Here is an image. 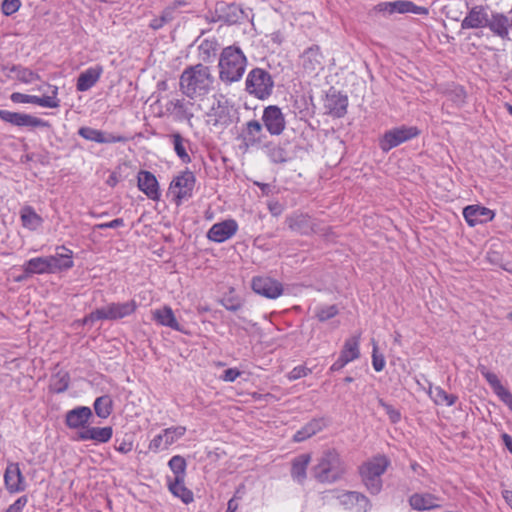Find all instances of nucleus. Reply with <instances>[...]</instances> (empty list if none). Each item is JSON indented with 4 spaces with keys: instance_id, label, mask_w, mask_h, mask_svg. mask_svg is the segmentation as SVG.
<instances>
[{
    "instance_id": "2",
    "label": "nucleus",
    "mask_w": 512,
    "mask_h": 512,
    "mask_svg": "<svg viewBox=\"0 0 512 512\" xmlns=\"http://www.w3.org/2000/svg\"><path fill=\"white\" fill-rule=\"evenodd\" d=\"M247 58L237 46L225 47L219 57V79L225 84L238 82L246 70Z\"/></svg>"
},
{
    "instance_id": "26",
    "label": "nucleus",
    "mask_w": 512,
    "mask_h": 512,
    "mask_svg": "<svg viewBox=\"0 0 512 512\" xmlns=\"http://www.w3.org/2000/svg\"><path fill=\"white\" fill-rule=\"evenodd\" d=\"M102 73L103 67L101 65L89 67L81 72L77 78L76 90L79 92L88 91L99 81Z\"/></svg>"
},
{
    "instance_id": "63",
    "label": "nucleus",
    "mask_w": 512,
    "mask_h": 512,
    "mask_svg": "<svg viewBox=\"0 0 512 512\" xmlns=\"http://www.w3.org/2000/svg\"><path fill=\"white\" fill-rule=\"evenodd\" d=\"M241 372L236 368L226 369L221 377L226 382H234L239 376Z\"/></svg>"
},
{
    "instance_id": "46",
    "label": "nucleus",
    "mask_w": 512,
    "mask_h": 512,
    "mask_svg": "<svg viewBox=\"0 0 512 512\" xmlns=\"http://www.w3.org/2000/svg\"><path fill=\"white\" fill-rule=\"evenodd\" d=\"M173 107V112L175 114V119L178 121H184L186 120L188 123H191V119L193 118V113L189 111V109L186 107L183 99H177L174 101H171L169 103Z\"/></svg>"
},
{
    "instance_id": "7",
    "label": "nucleus",
    "mask_w": 512,
    "mask_h": 512,
    "mask_svg": "<svg viewBox=\"0 0 512 512\" xmlns=\"http://www.w3.org/2000/svg\"><path fill=\"white\" fill-rule=\"evenodd\" d=\"M500 12H487V7L483 5L473 6L461 22L462 29H478L487 27L493 33V23Z\"/></svg>"
},
{
    "instance_id": "20",
    "label": "nucleus",
    "mask_w": 512,
    "mask_h": 512,
    "mask_svg": "<svg viewBox=\"0 0 512 512\" xmlns=\"http://www.w3.org/2000/svg\"><path fill=\"white\" fill-rule=\"evenodd\" d=\"M113 436V428L111 426L94 427L88 426L85 430L77 431L75 441H93L95 444L107 443Z\"/></svg>"
},
{
    "instance_id": "12",
    "label": "nucleus",
    "mask_w": 512,
    "mask_h": 512,
    "mask_svg": "<svg viewBox=\"0 0 512 512\" xmlns=\"http://www.w3.org/2000/svg\"><path fill=\"white\" fill-rule=\"evenodd\" d=\"M289 229L300 235H311L321 231L317 221L308 214L294 212L286 217L285 220Z\"/></svg>"
},
{
    "instance_id": "18",
    "label": "nucleus",
    "mask_w": 512,
    "mask_h": 512,
    "mask_svg": "<svg viewBox=\"0 0 512 512\" xmlns=\"http://www.w3.org/2000/svg\"><path fill=\"white\" fill-rule=\"evenodd\" d=\"M78 134L85 140L99 144L126 143L129 141V138L126 136L114 135L88 126L80 127Z\"/></svg>"
},
{
    "instance_id": "40",
    "label": "nucleus",
    "mask_w": 512,
    "mask_h": 512,
    "mask_svg": "<svg viewBox=\"0 0 512 512\" xmlns=\"http://www.w3.org/2000/svg\"><path fill=\"white\" fill-rule=\"evenodd\" d=\"M70 384V375L67 371H58L57 373L51 376L50 380V390L53 393H63L65 392Z\"/></svg>"
},
{
    "instance_id": "51",
    "label": "nucleus",
    "mask_w": 512,
    "mask_h": 512,
    "mask_svg": "<svg viewBox=\"0 0 512 512\" xmlns=\"http://www.w3.org/2000/svg\"><path fill=\"white\" fill-rule=\"evenodd\" d=\"M162 432L165 437L164 447H169L185 434L186 428L183 426L170 427L164 429Z\"/></svg>"
},
{
    "instance_id": "60",
    "label": "nucleus",
    "mask_w": 512,
    "mask_h": 512,
    "mask_svg": "<svg viewBox=\"0 0 512 512\" xmlns=\"http://www.w3.org/2000/svg\"><path fill=\"white\" fill-rule=\"evenodd\" d=\"M125 225L124 220L122 218H116L110 222L99 223L94 226V230H104V229H115L119 227H123Z\"/></svg>"
},
{
    "instance_id": "8",
    "label": "nucleus",
    "mask_w": 512,
    "mask_h": 512,
    "mask_svg": "<svg viewBox=\"0 0 512 512\" xmlns=\"http://www.w3.org/2000/svg\"><path fill=\"white\" fill-rule=\"evenodd\" d=\"M420 131L414 126H400L388 130L380 139L379 146L382 151L388 152L400 144L418 136Z\"/></svg>"
},
{
    "instance_id": "22",
    "label": "nucleus",
    "mask_w": 512,
    "mask_h": 512,
    "mask_svg": "<svg viewBox=\"0 0 512 512\" xmlns=\"http://www.w3.org/2000/svg\"><path fill=\"white\" fill-rule=\"evenodd\" d=\"M4 483L9 493H18L26 489L25 478L18 463L7 465L4 473Z\"/></svg>"
},
{
    "instance_id": "13",
    "label": "nucleus",
    "mask_w": 512,
    "mask_h": 512,
    "mask_svg": "<svg viewBox=\"0 0 512 512\" xmlns=\"http://www.w3.org/2000/svg\"><path fill=\"white\" fill-rule=\"evenodd\" d=\"M52 91L50 96H36V95H28L23 94L20 92H13L10 95V100L13 103H29V104H36L41 107L46 108H58L60 106V100L58 99V87L57 86H51Z\"/></svg>"
},
{
    "instance_id": "33",
    "label": "nucleus",
    "mask_w": 512,
    "mask_h": 512,
    "mask_svg": "<svg viewBox=\"0 0 512 512\" xmlns=\"http://www.w3.org/2000/svg\"><path fill=\"white\" fill-rule=\"evenodd\" d=\"M326 426L323 418H315L304 425L300 430L296 431L293 436L295 442H303L320 432Z\"/></svg>"
},
{
    "instance_id": "57",
    "label": "nucleus",
    "mask_w": 512,
    "mask_h": 512,
    "mask_svg": "<svg viewBox=\"0 0 512 512\" xmlns=\"http://www.w3.org/2000/svg\"><path fill=\"white\" fill-rule=\"evenodd\" d=\"M114 448L116 451H118L122 454H127L132 451L133 442L130 439H126V438H122V439L116 438Z\"/></svg>"
},
{
    "instance_id": "62",
    "label": "nucleus",
    "mask_w": 512,
    "mask_h": 512,
    "mask_svg": "<svg viewBox=\"0 0 512 512\" xmlns=\"http://www.w3.org/2000/svg\"><path fill=\"white\" fill-rule=\"evenodd\" d=\"M348 363L350 362L346 358L339 355L338 359L330 366L328 374L342 370Z\"/></svg>"
},
{
    "instance_id": "44",
    "label": "nucleus",
    "mask_w": 512,
    "mask_h": 512,
    "mask_svg": "<svg viewBox=\"0 0 512 512\" xmlns=\"http://www.w3.org/2000/svg\"><path fill=\"white\" fill-rule=\"evenodd\" d=\"M170 138L172 139L173 147H174V151H175L176 155L180 158V160L183 163H185V164L190 163L191 157L187 153L186 148L184 146V143L188 142V140L184 139L179 132L172 133L170 135Z\"/></svg>"
},
{
    "instance_id": "5",
    "label": "nucleus",
    "mask_w": 512,
    "mask_h": 512,
    "mask_svg": "<svg viewBox=\"0 0 512 512\" xmlns=\"http://www.w3.org/2000/svg\"><path fill=\"white\" fill-rule=\"evenodd\" d=\"M389 465L390 460L385 455H379L360 467L359 473L362 481L372 495H377L382 490L381 476L386 472Z\"/></svg>"
},
{
    "instance_id": "37",
    "label": "nucleus",
    "mask_w": 512,
    "mask_h": 512,
    "mask_svg": "<svg viewBox=\"0 0 512 512\" xmlns=\"http://www.w3.org/2000/svg\"><path fill=\"white\" fill-rule=\"evenodd\" d=\"M391 12L398 13H413L417 15H425L428 13V9L423 6H417L411 1L407 0H398L389 3Z\"/></svg>"
},
{
    "instance_id": "54",
    "label": "nucleus",
    "mask_w": 512,
    "mask_h": 512,
    "mask_svg": "<svg viewBox=\"0 0 512 512\" xmlns=\"http://www.w3.org/2000/svg\"><path fill=\"white\" fill-rule=\"evenodd\" d=\"M385 358L383 354H380L378 352V346L376 343L373 345V351H372V365L376 372H380L385 367Z\"/></svg>"
},
{
    "instance_id": "61",
    "label": "nucleus",
    "mask_w": 512,
    "mask_h": 512,
    "mask_svg": "<svg viewBox=\"0 0 512 512\" xmlns=\"http://www.w3.org/2000/svg\"><path fill=\"white\" fill-rule=\"evenodd\" d=\"M28 502L26 495L20 496L13 504H11L4 512H22Z\"/></svg>"
},
{
    "instance_id": "36",
    "label": "nucleus",
    "mask_w": 512,
    "mask_h": 512,
    "mask_svg": "<svg viewBox=\"0 0 512 512\" xmlns=\"http://www.w3.org/2000/svg\"><path fill=\"white\" fill-rule=\"evenodd\" d=\"M184 480L185 478H174L173 482H169V491L185 504H189L194 500V496L193 492L185 486Z\"/></svg>"
},
{
    "instance_id": "34",
    "label": "nucleus",
    "mask_w": 512,
    "mask_h": 512,
    "mask_svg": "<svg viewBox=\"0 0 512 512\" xmlns=\"http://www.w3.org/2000/svg\"><path fill=\"white\" fill-rule=\"evenodd\" d=\"M302 59L304 69L314 72L320 68L322 64L323 56L320 51V47L318 45H313L307 48L302 55Z\"/></svg>"
},
{
    "instance_id": "53",
    "label": "nucleus",
    "mask_w": 512,
    "mask_h": 512,
    "mask_svg": "<svg viewBox=\"0 0 512 512\" xmlns=\"http://www.w3.org/2000/svg\"><path fill=\"white\" fill-rule=\"evenodd\" d=\"M173 19V10L171 8H166L162 11L160 17L151 20L149 27L153 30H159Z\"/></svg>"
},
{
    "instance_id": "30",
    "label": "nucleus",
    "mask_w": 512,
    "mask_h": 512,
    "mask_svg": "<svg viewBox=\"0 0 512 512\" xmlns=\"http://www.w3.org/2000/svg\"><path fill=\"white\" fill-rule=\"evenodd\" d=\"M311 461L309 453L300 454L292 459L291 462V477L299 484H303L307 477V467Z\"/></svg>"
},
{
    "instance_id": "35",
    "label": "nucleus",
    "mask_w": 512,
    "mask_h": 512,
    "mask_svg": "<svg viewBox=\"0 0 512 512\" xmlns=\"http://www.w3.org/2000/svg\"><path fill=\"white\" fill-rule=\"evenodd\" d=\"M22 226L31 231L38 229L43 224L42 217L29 205L24 206L20 211Z\"/></svg>"
},
{
    "instance_id": "14",
    "label": "nucleus",
    "mask_w": 512,
    "mask_h": 512,
    "mask_svg": "<svg viewBox=\"0 0 512 512\" xmlns=\"http://www.w3.org/2000/svg\"><path fill=\"white\" fill-rule=\"evenodd\" d=\"M93 418L92 409L88 406H77L68 410L65 414L64 423L71 430H85Z\"/></svg>"
},
{
    "instance_id": "3",
    "label": "nucleus",
    "mask_w": 512,
    "mask_h": 512,
    "mask_svg": "<svg viewBox=\"0 0 512 512\" xmlns=\"http://www.w3.org/2000/svg\"><path fill=\"white\" fill-rule=\"evenodd\" d=\"M345 472V464L335 449L324 451L313 468V475L320 483H334L341 479Z\"/></svg>"
},
{
    "instance_id": "52",
    "label": "nucleus",
    "mask_w": 512,
    "mask_h": 512,
    "mask_svg": "<svg viewBox=\"0 0 512 512\" xmlns=\"http://www.w3.org/2000/svg\"><path fill=\"white\" fill-rule=\"evenodd\" d=\"M220 304L229 311L236 312L243 307V300L232 293L223 296L220 300Z\"/></svg>"
},
{
    "instance_id": "58",
    "label": "nucleus",
    "mask_w": 512,
    "mask_h": 512,
    "mask_svg": "<svg viewBox=\"0 0 512 512\" xmlns=\"http://www.w3.org/2000/svg\"><path fill=\"white\" fill-rule=\"evenodd\" d=\"M309 373H311V370L307 368L304 365H299L294 367L289 373H288V379L291 381L300 379L302 377L307 376Z\"/></svg>"
},
{
    "instance_id": "39",
    "label": "nucleus",
    "mask_w": 512,
    "mask_h": 512,
    "mask_svg": "<svg viewBox=\"0 0 512 512\" xmlns=\"http://www.w3.org/2000/svg\"><path fill=\"white\" fill-rule=\"evenodd\" d=\"M93 408L95 411V414L101 418L106 419L108 418L113 410V401L112 398L109 395H102L100 397H97L94 401Z\"/></svg>"
},
{
    "instance_id": "28",
    "label": "nucleus",
    "mask_w": 512,
    "mask_h": 512,
    "mask_svg": "<svg viewBox=\"0 0 512 512\" xmlns=\"http://www.w3.org/2000/svg\"><path fill=\"white\" fill-rule=\"evenodd\" d=\"M57 249H62L66 253H57L54 256H47L51 266V273L65 271L74 266L73 252L65 246L57 247Z\"/></svg>"
},
{
    "instance_id": "4",
    "label": "nucleus",
    "mask_w": 512,
    "mask_h": 512,
    "mask_svg": "<svg viewBox=\"0 0 512 512\" xmlns=\"http://www.w3.org/2000/svg\"><path fill=\"white\" fill-rule=\"evenodd\" d=\"M275 82L272 75L260 67L252 68L245 79V91L252 97L265 101L274 93Z\"/></svg>"
},
{
    "instance_id": "41",
    "label": "nucleus",
    "mask_w": 512,
    "mask_h": 512,
    "mask_svg": "<svg viewBox=\"0 0 512 512\" xmlns=\"http://www.w3.org/2000/svg\"><path fill=\"white\" fill-rule=\"evenodd\" d=\"M359 337L353 336L345 340L340 356L352 362L360 357Z\"/></svg>"
},
{
    "instance_id": "1",
    "label": "nucleus",
    "mask_w": 512,
    "mask_h": 512,
    "mask_svg": "<svg viewBox=\"0 0 512 512\" xmlns=\"http://www.w3.org/2000/svg\"><path fill=\"white\" fill-rule=\"evenodd\" d=\"M213 82L210 68L199 63L184 69L179 79V87L186 97L195 99L207 95L212 90Z\"/></svg>"
},
{
    "instance_id": "27",
    "label": "nucleus",
    "mask_w": 512,
    "mask_h": 512,
    "mask_svg": "<svg viewBox=\"0 0 512 512\" xmlns=\"http://www.w3.org/2000/svg\"><path fill=\"white\" fill-rule=\"evenodd\" d=\"M438 500V497L430 493H414L409 497V504L414 510L426 511L440 508Z\"/></svg>"
},
{
    "instance_id": "10",
    "label": "nucleus",
    "mask_w": 512,
    "mask_h": 512,
    "mask_svg": "<svg viewBox=\"0 0 512 512\" xmlns=\"http://www.w3.org/2000/svg\"><path fill=\"white\" fill-rule=\"evenodd\" d=\"M263 125L258 120H249L243 126L239 138L242 140L241 147L247 151L250 148L263 147V139L266 138L263 133Z\"/></svg>"
},
{
    "instance_id": "45",
    "label": "nucleus",
    "mask_w": 512,
    "mask_h": 512,
    "mask_svg": "<svg viewBox=\"0 0 512 512\" xmlns=\"http://www.w3.org/2000/svg\"><path fill=\"white\" fill-rule=\"evenodd\" d=\"M478 370L480 371L481 375L485 378V380L488 382V384L490 385V387L497 396L500 395L506 389L502 385L498 376L495 373L490 372L484 365H480L478 367Z\"/></svg>"
},
{
    "instance_id": "42",
    "label": "nucleus",
    "mask_w": 512,
    "mask_h": 512,
    "mask_svg": "<svg viewBox=\"0 0 512 512\" xmlns=\"http://www.w3.org/2000/svg\"><path fill=\"white\" fill-rule=\"evenodd\" d=\"M4 69L16 73V78L24 84H30L41 79L38 73L22 65H12L10 68L5 67Z\"/></svg>"
},
{
    "instance_id": "9",
    "label": "nucleus",
    "mask_w": 512,
    "mask_h": 512,
    "mask_svg": "<svg viewBox=\"0 0 512 512\" xmlns=\"http://www.w3.org/2000/svg\"><path fill=\"white\" fill-rule=\"evenodd\" d=\"M260 122L271 136H280L286 128L285 115L277 105L266 106Z\"/></svg>"
},
{
    "instance_id": "25",
    "label": "nucleus",
    "mask_w": 512,
    "mask_h": 512,
    "mask_svg": "<svg viewBox=\"0 0 512 512\" xmlns=\"http://www.w3.org/2000/svg\"><path fill=\"white\" fill-rule=\"evenodd\" d=\"M340 504L346 509L358 507V511H368L371 507L370 500L362 493L357 491H346L337 496Z\"/></svg>"
},
{
    "instance_id": "49",
    "label": "nucleus",
    "mask_w": 512,
    "mask_h": 512,
    "mask_svg": "<svg viewBox=\"0 0 512 512\" xmlns=\"http://www.w3.org/2000/svg\"><path fill=\"white\" fill-rule=\"evenodd\" d=\"M169 468L175 475V478H185L187 463L184 457L180 455L173 456L168 462Z\"/></svg>"
},
{
    "instance_id": "64",
    "label": "nucleus",
    "mask_w": 512,
    "mask_h": 512,
    "mask_svg": "<svg viewBox=\"0 0 512 512\" xmlns=\"http://www.w3.org/2000/svg\"><path fill=\"white\" fill-rule=\"evenodd\" d=\"M498 397L512 411V393L505 389Z\"/></svg>"
},
{
    "instance_id": "24",
    "label": "nucleus",
    "mask_w": 512,
    "mask_h": 512,
    "mask_svg": "<svg viewBox=\"0 0 512 512\" xmlns=\"http://www.w3.org/2000/svg\"><path fill=\"white\" fill-rule=\"evenodd\" d=\"M288 145L289 142L275 143L269 141L263 144V148H265L266 155L272 163L285 164L293 158L287 149Z\"/></svg>"
},
{
    "instance_id": "59",
    "label": "nucleus",
    "mask_w": 512,
    "mask_h": 512,
    "mask_svg": "<svg viewBox=\"0 0 512 512\" xmlns=\"http://www.w3.org/2000/svg\"><path fill=\"white\" fill-rule=\"evenodd\" d=\"M165 437L163 436V432L156 435L149 443V449L154 452H158L160 450L167 449L168 447H164Z\"/></svg>"
},
{
    "instance_id": "38",
    "label": "nucleus",
    "mask_w": 512,
    "mask_h": 512,
    "mask_svg": "<svg viewBox=\"0 0 512 512\" xmlns=\"http://www.w3.org/2000/svg\"><path fill=\"white\" fill-rule=\"evenodd\" d=\"M24 271L27 274H50L51 266L48 262V257H35L29 259L24 264Z\"/></svg>"
},
{
    "instance_id": "48",
    "label": "nucleus",
    "mask_w": 512,
    "mask_h": 512,
    "mask_svg": "<svg viewBox=\"0 0 512 512\" xmlns=\"http://www.w3.org/2000/svg\"><path fill=\"white\" fill-rule=\"evenodd\" d=\"M109 320L111 321V315L109 313L108 305L105 307L98 308L91 313L87 314L82 319L83 325H93L96 321Z\"/></svg>"
},
{
    "instance_id": "43",
    "label": "nucleus",
    "mask_w": 512,
    "mask_h": 512,
    "mask_svg": "<svg viewBox=\"0 0 512 512\" xmlns=\"http://www.w3.org/2000/svg\"><path fill=\"white\" fill-rule=\"evenodd\" d=\"M218 43L215 39H204L198 47L199 58L203 62H211L216 56Z\"/></svg>"
},
{
    "instance_id": "55",
    "label": "nucleus",
    "mask_w": 512,
    "mask_h": 512,
    "mask_svg": "<svg viewBox=\"0 0 512 512\" xmlns=\"http://www.w3.org/2000/svg\"><path fill=\"white\" fill-rule=\"evenodd\" d=\"M378 403L381 407H383L392 423H397L401 419V413L399 410L395 409L392 405L386 403L383 399H379Z\"/></svg>"
},
{
    "instance_id": "15",
    "label": "nucleus",
    "mask_w": 512,
    "mask_h": 512,
    "mask_svg": "<svg viewBox=\"0 0 512 512\" xmlns=\"http://www.w3.org/2000/svg\"><path fill=\"white\" fill-rule=\"evenodd\" d=\"M252 290L268 299H276L283 294V285L279 281L270 278L257 276L252 279Z\"/></svg>"
},
{
    "instance_id": "21",
    "label": "nucleus",
    "mask_w": 512,
    "mask_h": 512,
    "mask_svg": "<svg viewBox=\"0 0 512 512\" xmlns=\"http://www.w3.org/2000/svg\"><path fill=\"white\" fill-rule=\"evenodd\" d=\"M463 217L470 227H475L492 221L495 212L480 205H468L463 209Z\"/></svg>"
},
{
    "instance_id": "23",
    "label": "nucleus",
    "mask_w": 512,
    "mask_h": 512,
    "mask_svg": "<svg viewBox=\"0 0 512 512\" xmlns=\"http://www.w3.org/2000/svg\"><path fill=\"white\" fill-rule=\"evenodd\" d=\"M137 180L140 191H142L151 200H159L161 195L159 183L153 173L147 170H140L138 172Z\"/></svg>"
},
{
    "instance_id": "11",
    "label": "nucleus",
    "mask_w": 512,
    "mask_h": 512,
    "mask_svg": "<svg viewBox=\"0 0 512 512\" xmlns=\"http://www.w3.org/2000/svg\"><path fill=\"white\" fill-rule=\"evenodd\" d=\"M0 119L16 127H51V124L48 121L43 120L41 118L26 113L11 112L3 109H0Z\"/></svg>"
},
{
    "instance_id": "47",
    "label": "nucleus",
    "mask_w": 512,
    "mask_h": 512,
    "mask_svg": "<svg viewBox=\"0 0 512 512\" xmlns=\"http://www.w3.org/2000/svg\"><path fill=\"white\" fill-rule=\"evenodd\" d=\"M430 394L433 395L434 402L437 405H447L452 406L456 403L458 397L454 394H448L443 388L440 386L435 387L434 391H430Z\"/></svg>"
},
{
    "instance_id": "50",
    "label": "nucleus",
    "mask_w": 512,
    "mask_h": 512,
    "mask_svg": "<svg viewBox=\"0 0 512 512\" xmlns=\"http://www.w3.org/2000/svg\"><path fill=\"white\" fill-rule=\"evenodd\" d=\"M339 313V309L337 305H322L318 306L315 309V317L320 322L328 321L332 318H334Z\"/></svg>"
},
{
    "instance_id": "6",
    "label": "nucleus",
    "mask_w": 512,
    "mask_h": 512,
    "mask_svg": "<svg viewBox=\"0 0 512 512\" xmlns=\"http://www.w3.org/2000/svg\"><path fill=\"white\" fill-rule=\"evenodd\" d=\"M195 182L194 173L188 169L173 178L169 186V192L173 194L175 205L180 206L184 200L192 197Z\"/></svg>"
},
{
    "instance_id": "31",
    "label": "nucleus",
    "mask_w": 512,
    "mask_h": 512,
    "mask_svg": "<svg viewBox=\"0 0 512 512\" xmlns=\"http://www.w3.org/2000/svg\"><path fill=\"white\" fill-rule=\"evenodd\" d=\"M111 321H118L134 314L138 308V303L131 299L127 302H112L108 304Z\"/></svg>"
},
{
    "instance_id": "32",
    "label": "nucleus",
    "mask_w": 512,
    "mask_h": 512,
    "mask_svg": "<svg viewBox=\"0 0 512 512\" xmlns=\"http://www.w3.org/2000/svg\"><path fill=\"white\" fill-rule=\"evenodd\" d=\"M493 34L502 40H511L512 34V9L507 13H499L492 25Z\"/></svg>"
},
{
    "instance_id": "19",
    "label": "nucleus",
    "mask_w": 512,
    "mask_h": 512,
    "mask_svg": "<svg viewBox=\"0 0 512 512\" xmlns=\"http://www.w3.org/2000/svg\"><path fill=\"white\" fill-rule=\"evenodd\" d=\"M238 231V223L234 219H226L215 223L207 232V238L216 243H222L230 239Z\"/></svg>"
},
{
    "instance_id": "56",
    "label": "nucleus",
    "mask_w": 512,
    "mask_h": 512,
    "mask_svg": "<svg viewBox=\"0 0 512 512\" xmlns=\"http://www.w3.org/2000/svg\"><path fill=\"white\" fill-rule=\"evenodd\" d=\"M20 6V0H3L1 10L5 16H11L19 10Z\"/></svg>"
},
{
    "instance_id": "17",
    "label": "nucleus",
    "mask_w": 512,
    "mask_h": 512,
    "mask_svg": "<svg viewBox=\"0 0 512 512\" xmlns=\"http://www.w3.org/2000/svg\"><path fill=\"white\" fill-rule=\"evenodd\" d=\"M347 107L348 97L331 87L324 103L326 113L335 118H342L347 113Z\"/></svg>"
},
{
    "instance_id": "29",
    "label": "nucleus",
    "mask_w": 512,
    "mask_h": 512,
    "mask_svg": "<svg viewBox=\"0 0 512 512\" xmlns=\"http://www.w3.org/2000/svg\"><path fill=\"white\" fill-rule=\"evenodd\" d=\"M153 319L162 326L169 327L178 332H185L183 327L178 323L170 306L165 305L162 308L154 310Z\"/></svg>"
},
{
    "instance_id": "16",
    "label": "nucleus",
    "mask_w": 512,
    "mask_h": 512,
    "mask_svg": "<svg viewBox=\"0 0 512 512\" xmlns=\"http://www.w3.org/2000/svg\"><path fill=\"white\" fill-rule=\"evenodd\" d=\"M215 14L217 15L218 21H222L228 25L241 23L247 18V14L239 5L224 1H220L216 4Z\"/></svg>"
}]
</instances>
